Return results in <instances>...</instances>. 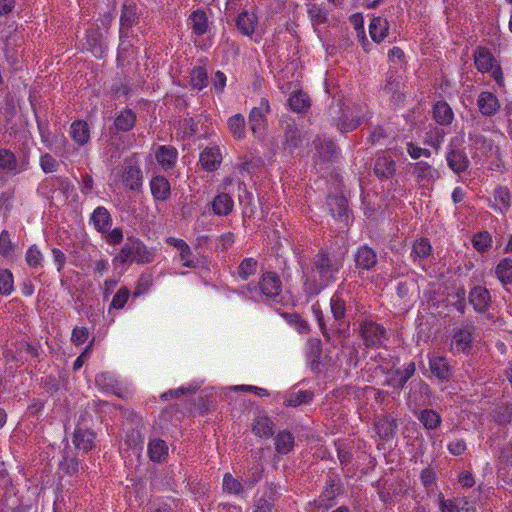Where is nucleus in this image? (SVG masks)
Returning <instances> with one entry per match:
<instances>
[{"instance_id": "nucleus-48", "label": "nucleus", "mask_w": 512, "mask_h": 512, "mask_svg": "<svg viewBox=\"0 0 512 512\" xmlns=\"http://www.w3.org/2000/svg\"><path fill=\"white\" fill-rule=\"evenodd\" d=\"M223 491L228 494L238 495L243 491L244 484L232 476L230 473H226L223 476Z\"/></svg>"}, {"instance_id": "nucleus-40", "label": "nucleus", "mask_w": 512, "mask_h": 512, "mask_svg": "<svg viewBox=\"0 0 512 512\" xmlns=\"http://www.w3.org/2000/svg\"><path fill=\"white\" fill-rule=\"evenodd\" d=\"M294 446V437L288 431H281L275 437V449L280 454L289 453Z\"/></svg>"}, {"instance_id": "nucleus-33", "label": "nucleus", "mask_w": 512, "mask_h": 512, "mask_svg": "<svg viewBox=\"0 0 512 512\" xmlns=\"http://www.w3.org/2000/svg\"><path fill=\"white\" fill-rule=\"evenodd\" d=\"M288 104L297 113L306 112L311 105L309 96L303 91L293 92L288 99Z\"/></svg>"}, {"instance_id": "nucleus-5", "label": "nucleus", "mask_w": 512, "mask_h": 512, "mask_svg": "<svg viewBox=\"0 0 512 512\" xmlns=\"http://www.w3.org/2000/svg\"><path fill=\"white\" fill-rule=\"evenodd\" d=\"M29 168V159L26 156L18 159L9 149H0V171L10 175L20 174Z\"/></svg>"}, {"instance_id": "nucleus-53", "label": "nucleus", "mask_w": 512, "mask_h": 512, "mask_svg": "<svg viewBox=\"0 0 512 512\" xmlns=\"http://www.w3.org/2000/svg\"><path fill=\"white\" fill-rule=\"evenodd\" d=\"M445 132L440 128H433L427 134L425 142L434 147L437 151L441 148L444 142Z\"/></svg>"}, {"instance_id": "nucleus-4", "label": "nucleus", "mask_w": 512, "mask_h": 512, "mask_svg": "<svg viewBox=\"0 0 512 512\" xmlns=\"http://www.w3.org/2000/svg\"><path fill=\"white\" fill-rule=\"evenodd\" d=\"M368 117L365 105H354L343 110L342 116L338 119L336 126L341 132H349L356 129L363 121L368 119Z\"/></svg>"}, {"instance_id": "nucleus-43", "label": "nucleus", "mask_w": 512, "mask_h": 512, "mask_svg": "<svg viewBox=\"0 0 512 512\" xmlns=\"http://www.w3.org/2000/svg\"><path fill=\"white\" fill-rule=\"evenodd\" d=\"M495 273L497 278L503 283H511L512 282V260L509 258H504L499 262L496 266Z\"/></svg>"}, {"instance_id": "nucleus-7", "label": "nucleus", "mask_w": 512, "mask_h": 512, "mask_svg": "<svg viewBox=\"0 0 512 512\" xmlns=\"http://www.w3.org/2000/svg\"><path fill=\"white\" fill-rule=\"evenodd\" d=\"M360 331L366 346H380L386 340L385 329L373 321H364L361 324Z\"/></svg>"}, {"instance_id": "nucleus-27", "label": "nucleus", "mask_w": 512, "mask_h": 512, "mask_svg": "<svg viewBox=\"0 0 512 512\" xmlns=\"http://www.w3.org/2000/svg\"><path fill=\"white\" fill-rule=\"evenodd\" d=\"M135 121L136 114L131 109H123L117 114L114 127L117 131L127 132L134 127Z\"/></svg>"}, {"instance_id": "nucleus-14", "label": "nucleus", "mask_w": 512, "mask_h": 512, "mask_svg": "<svg viewBox=\"0 0 512 512\" xmlns=\"http://www.w3.org/2000/svg\"><path fill=\"white\" fill-rule=\"evenodd\" d=\"M199 162L206 171L216 170L222 162L220 149L218 147L205 148L200 154Z\"/></svg>"}, {"instance_id": "nucleus-59", "label": "nucleus", "mask_w": 512, "mask_h": 512, "mask_svg": "<svg viewBox=\"0 0 512 512\" xmlns=\"http://www.w3.org/2000/svg\"><path fill=\"white\" fill-rule=\"evenodd\" d=\"M312 399V394L307 391H298L294 395H291L286 400L287 406H298L304 403H308Z\"/></svg>"}, {"instance_id": "nucleus-17", "label": "nucleus", "mask_w": 512, "mask_h": 512, "mask_svg": "<svg viewBox=\"0 0 512 512\" xmlns=\"http://www.w3.org/2000/svg\"><path fill=\"white\" fill-rule=\"evenodd\" d=\"M86 44L88 50L96 58H102L106 52V46L102 35L98 30H89L86 34Z\"/></svg>"}, {"instance_id": "nucleus-62", "label": "nucleus", "mask_w": 512, "mask_h": 512, "mask_svg": "<svg viewBox=\"0 0 512 512\" xmlns=\"http://www.w3.org/2000/svg\"><path fill=\"white\" fill-rule=\"evenodd\" d=\"M89 332L85 327H75L72 331L71 341L75 345H81L87 341Z\"/></svg>"}, {"instance_id": "nucleus-37", "label": "nucleus", "mask_w": 512, "mask_h": 512, "mask_svg": "<svg viewBox=\"0 0 512 512\" xmlns=\"http://www.w3.org/2000/svg\"><path fill=\"white\" fill-rule=\"evenodd\" d=\"M345 292L338 289L332 296L330 301L331 312L336 320H340L345 316Z\"/></svg>"}, {"instance_id": "nucleus-15", "label": "nucleus", "mask_w": 512, "mask_h": 512, "mask_svg": "<svg viewBox=\"0 0 512 512\" xmlns=\"http://www.w3.org/2000/svg\"><path fill=\"white\" fill-rule=\"evenodd\" d=\"M469 301L476 311H485L491 303L489 291L482 286L474 287L469 294Z\"/></svg>"}, {"instance_id": "nucleus-49", "label": "nucleus", "mask_w": 512, "mask_h": 512, "mask_svg": "<svg viewBox=\"0 0 512 512\" xmlns=\"http://www.w3.org/2000/svg\"><path fill=\"white\" fill-rule=\"evenodd\" d=\"M14 290L13 274L8 269L0 270V294L10 295Z\"/></svg>"}, {"instance_id": "nucleus-45", "label": "nucleus", "mask_w": 512, "mask_h": 512, "mask_svg": "<svg viewBox=\"0 0 512 512\" xmlns=\"http://www.w3.org/2000/svg\"><path fill=\"white\" fill-rule=\"evenodd\" d=\"M228 127L232 135L241 139L245 135V119L241 114H235L228 120Z\"/></svg>"}, {"instance_id": "nucleus-63", "label": "nucleus", "mask_w": 512, "mask_h": 512, "mask_svg": "<svg viewBox=\"0 0 512 512\" xmlns=\"http://www.w3.org/2000/svg\"><path fill=\"white\" fill-rule=\"evenodd\" d=\"M60 466L65 473L73 475L78 472L79 463L74 457H65Z\"/></svg>"}, {"instance_id": "nucleus-56", "label": "nucleus", "mask_w": 512, "mask_h": 512, "mask_svg": "<svg viewBox=\"0 0 512 512\" xmlns=\"http://www.w3.org/2000/svg\"><path fill=\"white\" fill-rule=\"evenodd\" d=\"M308 14L313 24H322L327 20V11L317 4L309 6Z\"/></svg>"}, {"instance_id": "nucleus-54", "label": "nucleus", "mask_w": 512, "mask_h": 512, "mask_svg": "<svg viewBox=\"0 0 512 512\" xmlns=\"http://www.w3.org/2000/svg\"><path fill=\"white\" fill-rule=\"evenodd\" d=\"M432 247L427 239H419L415 241L412 249V255L415 258H425L430 255Z\"/></svg>"}, {"instance_id": "nucleus-26", "label": "nucleus", "mask_w": 512, "mask_h": 512, "mask_svg": "<svg viewBox=\"0 0 512 512\" xmlns=\"http://www.w3.org/2000/svg\"><path fill=\"white\" fill-rule=\"evenodd\" d=\"M413 173L421 181L434 182L440 178L439 171L425 161L417 162Z\"/></svg>"}, {"instance_id": "nucleus-2", "label": "nucleus", "mask_w": 512, "mask_h": 512, "mask_svg": "<svg viewBox=\"0 0 512 512\" xmlns=\"http://www.w3.org/2000/svg\"><path fill=\"white\" fill-rule=\"evenodd\" d=\"M155 258L154 252L142 241L136 238H128L119 253L113 258L115 269L136 262L138 264L151 263Z\"/></svg>"}, {"instance_id": "nucleus-31", "label": "nucleus", "mask_w": 512, "mask_h": 512, "mask_svg": "<svg viewBox=\"0 0 512 512\" xmlns=\"http://www.w3.org/2000/svg\"><path fill=\"white\" fill-rule=\"evenodd\" d=\"M148 454L153 462L164 461L168 456V446L161 439H152L148 443Z\"/></svg>"}, {"instance_id": "nucleus-28", "label": "nucleus", "mask_w": 512, "mask_h": 512, "mask_svg": "<svg viewBox=\"0 0 512 512\" xmlns=\"http://www.w3.org/2000/svg\"><path fill=\"white\" fill-rule=\"evenodd\" d=\"M355 262L357 267L369 270L376 264V254L371 248L362 246L357 250Z\"/></svg>"}, {"instance_id": "nucleus-1", "label": "nucleus", "mask_w": 512, "mask_h": 512, "mask_svg": "<svg viewBox=\"0 0 512 512\" xmlns=\"http://www.w3.org/2000/svg\"><path fill=\"white\" fill-rule=\"evenodd\" d=\"M344 253L320 250L312 260V266L304 271V290L308 295H317L332 282L343 267Z\"/></svg>"}, {"instance_id": "nucleus-25", "label": "nucleus", "mask_w": 512, "mask_h": 512, "mask_svg": "<svg viewBox=\"0 0 512 512\" xmlns=\"http://www.w3.org/2000/svg\"><path fill=\"white\" fill-rule=\"evenodd\" d=\"M177 150L172 146H160L156 151V160L164 169L174 166L177 160Z\"/></svg>"}, {"instance_id": "nucleus-44", "label": "nucleus", "mask_w": 512, "mask_h": 512, "mask_svg": "<svg viewBox=\"0 0 512 512\" xmlns=\"http://www.w3.org/2000/svg\"><path fill=\"white\" fill-rule=\"evenodd\" d=\"M258 262L254 258H245L239 264L237 274L242 280H247L257 271Z\"/></svg>"}, {"instance_id": "nucleus-42", "label": "nucleus", "mask_w": 512, "mask_h": 512, "mask_svg": "<svg viewBox=\"0 0 512 512\" xmlns=\"http://www.w3.org/2000/svg\"><path fill=\"white\" fill-rule=\"evenodd\" d=\"M25 260L32 269H40L43 267L44 256L37 245H31L25 254Z\"/></svg>"}, {"instance_id": "nucleus-30", "label": "nucleus", "mask_w": 512, "mask_h": 512, "mask_svg": "<svg viewBox=\"0 0 512 512\" xmlns=\"http://www.w3.org/2000/svg\"><path fill=\"white\" fill-rule=\"evenodd\" d=\"M375 428L381 439L388 440L395 435L397 424L394 419L383 416L376 421Z\"/></svg>"}, {"instance_id": "nucleus-58", "label": "nucleus", "mask_w": 512, "mask_h": 512, "mask_svg": "<svg viewBox=\"0 0 512 512\" xmlns=\"http://www.w3.org/2000/svg\"><path fill=\"white\" fill-rule=\"evenodd\" d=\"M335 497L334 491L326 490L320 497L314 501L315 508L320 510H328L333 506V499Z\"/></svg>"}, {"instance_id": "nucleus-32", "label": "nucleus", "mask_w": 512, "mask_h": 512, "mask_svg": "<svg viewBox=\"0 0 512 512\" xmlns=\"http://www.w3.org/2000/svg\"><path fill=\"white\" fill-rule=\"evenodd\" d=\"M433 117L438 124L449 125L454 118V113L446 102L439 101L434 105Z\"/></svg>"}, {"instance_id": "nucleus-9", "label": "nucleus", "mask_w": 512, "mask_h": 512, "mask_svg": "<svg viewBox=\"0 0 512 512\" xmlns=\"http://www.w3.org/2000/svg\"><path fill=\"white\" fill-rule=\"evenodd\" d=\"M95 437L93 430L78 423L73 435V444L78 450L87 453L94 447Z\"/></svg>"}, {"instance_id": "nucleus-18", "label": "nucleus", "mask_w": 512, "mask_h": 512, "mask_svg": "<svg viewBox=\"0 0 512 512\" xmlns=\"http://www.w3.org/2000/svg\"><path fill=\"white\" fill-rule=\"evenodd\" d=\"M121 177H122L123 184L131 190H136L142 186V183H143L142 171L137 166H133V165L127 166L123 170Z\"/></svg>"}, {"instance_id": "nucleus-20", "label": "nucleus", "mask_w": 512, "mask_h": 512, "mask_svg": "<svg viewBox=\"0 0 512 512\" xmlns=\"http://www.w3.org/2000/svg\"><path fill=\"white\" fill-rule=\"evenodd\" d=\"M388 30L389 23L382 17H374L369 24V34L376 43H380L386 38Z\"/></svg>"}, {"instance_id": "nucleus-21", "label": "nucleus", "mask_w": 512, "mask_h": 512, "mask_svg": "<svg viewBox=\"0 0 512 512\" xmlns=\"http://www.w3.org/2000/svg\"><path fill=\"white\" fill-rule=\"evenodd\" d=\"M415 416L427 430H435L442 423L441 415L433 409H423L415 412Z\"/></svg>"}, {"instance_id": "nucleus-22", "label": "nucleus", "mask_w": 512, "mask_h": 512, "mask_svg": "<svg viewBox=\"0 0 512 512\" xmlns=\"http://www.w3.org/2000/svg\"><path fill=\"white\" fill-rule=\"evenodd\" d=\"M511 206V194L507 187H497L494 191V203L490 207L500 213H505Z\"/></svg>"}, {"instance_id": "nucleus-19", "label": "nucleus", "mask_w": 512, "mask_h": 512, "mask_svg": "<svg viewBox=\"0 0 512 512\" xmlns=\"http://www.w3.org/2000/svg\"><path fill=\"white\" fill-rule=\"evenodd\" d=\"M236 24L243 35L251 36L255 32L258 19L254 12L243 11L239 14Z\"/></svg>"}, {"instance_id": "nucleus-13", "label": "nucleus", "mask_w": 512, "mask_h": 512, "mask_svg": "<svg viewBox=\"0 0 512 512\" xmlns=\"http://www.w3.org/2000/svg\"><path fill=\"white\" fill-rule=\"evenodd\" d=\"M477 105L480 112L485 116H493L500 109L498 98L491 92L483 91L479 94Z\"/></svg>"}, {"instance_id": "nucleus-57", "label": "nucleus", "mask_w": 512, "mask_h": 512, "mask_svg": "<svg viewBox=\"0 0 512 512\" xmlns=\"http://www.w3.org/2000/svg\"><path fill=\"white\" fill-rule=\"evenodd\" d=\"M130 291L126 287H121L114 295L109 309H122L127 303Z\"/></svg>"}, {"instance_id": "nucleus-12", "label": "nucleus", "mask_w": 512, "mask_h": 512, "mask_svg": "<svg viewBox=\"0 0 512 512\" xmlns=\"http://www.w3.org/2000/svg\"><path fill=\"white\" fill-rule=\"evenodd\" d=\"M259 285L261 293L267 297L278 296L282 289V282L274 272L264 273Z\"/></svg>"}, {"instance_id": "nucleus-10", "label": "nucleus", "mask_w": 512, "mask_h": 512, "mask_svg": "<svg viewBox=\"0 0 512 512\" xmlns=\"http://www.w3.org/2000/svg\"><path fill=\"white\" fill-rule=\"evenodd\" d=\"M327 205L334 218L339 220L344 226H347L349 220L348 204L344 196H330L327 199Z\"/></svg>"}, {"instance_id": "nucleus-51", "label": "nucleus", "mask_w": 512, "mask_h": 512, "mask_svg": "<svg viewBox=\"0 0 512 512\" xmlns=\"http://www.w3.org/2000/svg\"><path fill=\"white\" fill-rule=\"evenodd\" d=\"M15 250V245L11 240L10 234L7 230L0 233V255L5 258H10Z\"/></svg>"}, {"instance_id": "nucleus-36", "label": "nucleus", "mask_w": 512, "mask_h": 512, "mask_svg": "<svg viewBox=\"0 0 512 512\" xmlns=\"http://www.w3.org/2000/svg\"><path fill=\"white\" fill-rule=\"evenodd\" d=\"M252 431L256 436L269 438L273 434V423L266 416H258L253 422Z\"/></svg>"}, {"instance_id": "nucleus-55", "label": "nucleus", "mask_w": 512, "mask_h": 512, "mask_svg": "<svg viewBox=\"0 0 512 512\" xmlns=\"http://www.w3.org/2000/svg\"><path fill=\"white\" fill-rule=\"evenodd\" d=\"M473 246L477 251H486L492 243V238L488 232H479L473 237Z\"/></svg>"}, {"instance_id": "nucleus-39", "label": "nucleus", "mask_w": 512, "mask_h": 512, "mask_svg": "<svg viewBox=\"0 0 512 512\" xmlns=\"http://www.w3.org/2000/svg\"><path fill=\"white\" fill-rule=\"evenodd\" d=\"M137 11L134 5H124L122 9V14L120 18V34L121 37L124 34L125 29H129L134 25L137 21Z\"/></svg>"}, {"instance_id": "nucleus-64", "label": "nucleus", "mask_w": 512, "mask_h": 512, "mask_svg": "<svg viewBox=\"0 0 512 512\" xmlns=\"http://www.w3.org/2000/svg\"><path fill=\"white\" fill-rule=\"evenodd\" d=\"M447 449L452 455L460 456L466 451L467 446L464 440L455 439L448 443Z\"/></svg>"}, {"instance_id": "nucleus-29", "label": "nucleus", "mask_w": 512, "mask_h": 512, "mask_svg": "<svg viewBox=\"0 0 512 512\" xmlns=\"http://www.w3.org/2000/svg\"><path fill=\"white\" fill-rule=\"evenodd\" d=\"M276 494L269 489L255 500L253 512H275Z\"/></svg>"}, {"instance_id": "nucleus-3", "label": "nucleus", "mask_w": 512, "mask_h": 512, "mask_svg": "<svg viewBox=\"0 0 512 512\" xmlns=\"http://www.w3.org/2000/svg\"><path fill=\"white\" fill-rule=\"evenodd\" d=\"M474 63L477 70L481 73H490L499 87L504 86V77L500 65L495 60L492 53L484 47H479L474 51Z\"/></svg>"}, {"instance_id": "nucleus-50", "label": "nucleus", "mask_w": 512, "mask_h": 512, "mask_svg": "<svg viewBox=\"0 0 512 512\" xmlns=\"http://www.w3.org/2000/svg\"><path fill=\"white\" fill-rule=\"evenodd\" d=\"M179 261L182 263V266L187 268H197L200 264L199 260L193 256L192 251L188 244H186L179 252H178Z\"/></svg>"}, {"instance_id": "nucleus-34", "label": "nucleus", "mask_w": 512, "mask_h": 512, "mask_svg": "<svg viewBox=\"0 0 512 512\" xmlns=\"http://www.w3.org/2000/svg\"><path fill=\"white\" fill-rule=\"evenodd\" d=\"M234 206V201L229 194L222 193L215 197L212 203L213 211L217 215H228Z\"/></svg>"}, {"instance_id": "nucleus-46", "label": "nucleus", "mask_w": 512, "mask_h": 512, "mask_svg": "<svg viewBox=\"0 0 512 512\" xmlns=\"http://www.w3.org/2000/svg\"><path fill=\"white\" fill-rule=\"evenodd\" d=\"M96 384L106 391L116 392L117 380L115 376L110 372H102L95 377Z\"/></svg>"}, {"instance_id": "nucleus-61", "label": "nucleus", "mask_w": 512, "mask_h": 512, "mask_svg": "<svg viewBox=\"0 0 512 512\" xmlns=\"http://www.w3.org/2000/svg\"><path fill=\"white\" fill-rule=\"evenodd\" d=\"M179 129L183 136H192L198 132L197 123L193 118H187L179 123Z\"/></svg>"}, {"instance_id": "nucleus-11", "label": "nucleus", "mask_w": 512, "mask_h": 512, "mask_svg": "<svg viewBox=\"0 0 512 512\" xmlns=\"http://www.w3.org/2000/svg\"><path fill=\"white\" fill-rule=\"evenodd\" d=\"M473 337L472 328L464 327L456 331L451 342V351L454 353H467L471 348Z\"/></svg>"}, {"instance_id": "nucleus-6", "label": "nucleus", "mask_w": 512, "mask_h": 512, "mask_svg": "<svg viewBox=\"0 0 512 512\" xmlns=\"http://www.w3.org/2000/svg\"><path fill=\"white\" fill-rule=\"evenodd\" d=\"M270 111V105L267 99L262 98L259 106L254 107L249 115V125L252 133L258 137L263 138L266 132V118L265 115Z\"/></svg>"}, {"instance_id": "nucleus-23", "label": "nucleus", "mask_w": 512, "mask_h": 512, "mask_svg": "<svg viewBox=\"0 0 512 512\" xmlns=\"http://www.w3.org/2000/svg\"><path fill=\"white\" fill-rule=\"evenodd\" d=\"M90 221L99 232H106L112 224L111 216L105 207H97L91 215Z\"/></svg>"}, {"instance_id": "nucleus-16", "label": "nucleus", "mask_w": 512, "mask_h": 512, "mask_svg": "<svg viewBox=\"0 0 512 512\" xmlns=\"http://www.w3.org/2000/svg\"><path fill=\"white\" fill-rule=\"evenodd\" d=\"M449 168L455 173L465 171L469 166V160L465 152L459 149H451L446 156Z\"/></svg>"}, {"instance_id": "nucleus-24", "label": "nucleus", "mask_w": 512, "mask_h": 512, "mask_svg": "<svg viewBox=\"0 0 512 512\" xmlns=\"http://www.w3.org/2000/svg\"><path fill=\"white\" fill-rule=\"evenodd\" d=\"M150 188L156 200L165 201L170 196V183L163 176L154 177L150 182Z\"/></svg>"}, {"instance_id": "nucleus-52", "label": "nucleus", "mask_w": 512, "mask_h": 512, "mask_svg": "<svg viewBox=\"0 0 512 512\" xmlns=\"http://www.w3.org/2000/svg\"><path fill=\"white\" fill-rule=\"evenodd\" d=\"M439 498L441 512H461L463 509V504H466V502L459 499L445 500L442 493L439 494Z\"/></svg>"}, {"instance_id": "nucleus-38", "label": "nucleus", "mask_w": 512, "mask_h": 512, "mask_svg": "<svg viewBox=\"0 0 512 512\" xmlns=\"http://www.w3.org/2000/svg\"><path fill=\"white\" fill-rule=\"evenodd\" d=\"M71 137L79 145H84L89 141L90 131L88 124L84 121H77L71 125Z\"/></svg>"}, {"instance_id": "nucleus-60", "label": "nucleus", "mask_w": 512, "mask_h": 512, "mask_svg": "<svg viewBox=\"0 0 512 512\" xmlns=\"http://www.w3.org/2000/svg\"><path fill=\"white\" fill-rule=\"evenodd\" d=\"M40 166L45 173H52L57 170L59 164L53 156L44 154L40 158Z\"/></svg>"}, {"instance_id": "nucleus-35", "label": "nucleus", "mask_w": 512, "mask_h": 512, "mask_svg": "<svg viewBox=\"0 0 512 512\" xmlns=\"http://www.w3.org/2000/svg\"><path fill=\"white\" fill-rule=\"evenodd\" d=\"M395 170L396 164L393 159L387 156H381L377 158L374 166V171L377 176L389 178L395 173Z\"/></svg>"}, {"instance_id": "nucleus-47", "label": "nucleus", "mask_w": 512, "mask_h": 512, "mask_svg": "<svg viewBox=\"0 0 512 512\" xmlns=\"http://www.w3.org/2000/svg\"><path fill=\"white\" fill-rule=\"evenodd\" d=\"M190 83L195 89L201 90L208 84L207 72L202 67H195L190 73Z\"/></svg>"}, {"instance_id": "nucleus-8", "label": "nucleus", "mask_w": 512, "mask_h": 512, "mask_svg": "<svg viewBox=\"0 0 512 512\" xmlns=\"http://www.w3.org/2000/svg\"><path fill=\"white\" fill-rule=\"evenodd\" d=\"M428 360L430 371L436 378L446 380L450 377L451 368L444 356L433 351L428 354Z\"/></svg>"}, {"instance_id": "nucleus-41", "label": "nucleus", "mask_w": 512, "mask_h": 512, "mask_svg": "<svg viewBox=\"0 0 512 512\" xmlns=\"http://www.w3.org/2000/svg\"><path fill=\"white\" fill-rule=\"evenodd\" d=\"M192 30L196 35H203L208 29V18L204 11L196 10L191 16Z\"/></svg>"}]
</instances>
